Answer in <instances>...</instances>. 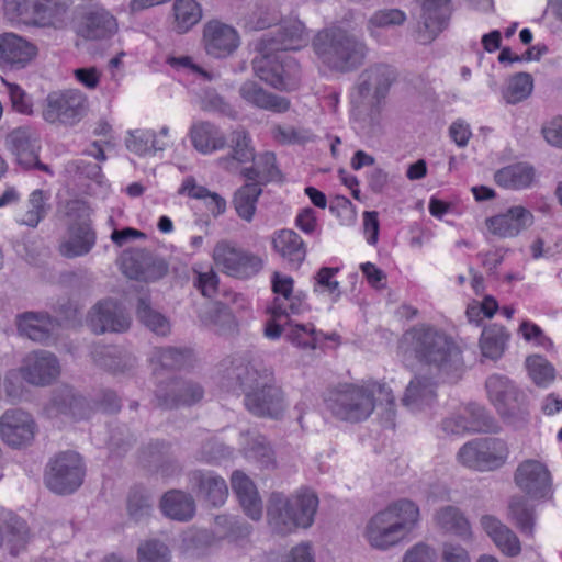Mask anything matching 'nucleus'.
Returning <instances> with one entry per match:
<instances>
[{
	"label": "nucleus",
	"mask_w": 562,
	"mask_h": 562,
	"mask_svg": "<svg viewBox=\"0 0 562 562\" xmlns=\"http://www.w3.org/2000/svg\"><path fill=\"white\" fill-rule=\"evenodd\" d=\"M532 90V76L528 72H517L508 79L502 94L508 104H517L528 99Z\"/></svg>",
	"instance_id": "obj_47"
},
{
	"label": "nucleus",
	"mask_w": 562,
	"mask_h": 562,
	"mask_svg": "<svg viewBox=\"0 0 562 562\" xmlns=\"http://www.w3.org/2000/svg\"><path fill=\"white\" fill-rule=\"evenodd\" d=\"M190 483L196 496L212 507L222 506L228 496L226 481L212 471L191 472Z\"/></svg>",
	"instance_id": "obj_24"
},
{
	"label": "nucleus",
	"mask_w": 562,
	"mask_h": 562,
	"mask_svg": "<svg viewBox=\"0 0 562 562\" xmlns=\"http://www.w3.org/2000/svg\"><path fill=\"white\" fill-rule=\"evenodd\" d=\"M9 20L33 26L54 25L68 10L66 0H4Z\"/></svg>",
	"instance_id": "obj_9"
},
{
	"label": "nucleus",
	"mask_w": 562,
	"mask_h": 562,
	"mask_svg": "<svg viewBox=\"0 0 562 562\" xmlns=\"http://www.w3.org/2000/svg\"><path fill=\"white\" fill-rule=\"evenodd\" d=\"M232 157H226L221 160L222 164L229 168L233 160L244 164L254 161L256 154L251 145L249 133L245 130H236L231 135Z\"/></svg>",
	"instance_id": "obj_48"
},
{
	"label": "nucleus",
	"mask_w": 562,
	"mask_h": 562,
	"mask_svg": "<svg viewBox=\"0 0 562 562\" xmlns=\"http://www.w3.org/2000/svg\"><path fill=\"white\" fill-rule=\"evenodd\" d=\"M0 434L9 446L22 447L34 439L35 423L29 413L10 409L0 418Z\"/></svg>",
	"instance_id": "obj_22"
},
{
	"label": "nucleus",
	"mask_w": 562,
	"mask_h": 562,
	"mask_svg": "<svg viewBox=\"0 0 562 562\" xmlns=\"http://www.w3.org/2000/svg\"><path fill=\"white\" fill-rule=\"evenodd\" d=\"M239 95L245 102L260 110L284 113L290 109L289 99L268 92L256 81H245L239 88Z\"/></svg>",
	"instance_id": "obj_30"
},
{
	"label": "nucleus",
	"mask_w": 562,
	"mask_h": 562,
	"mask_svg": "<svg viewBox=\"0 0 562 562\" xmlns=\"http://www.w3.org/2000/svg\"><path fill=\"white\" fill-rule=\"evenodd\" d=\"M190 138L193 147L202 154L223 149L226 145L221 130L207 121L194 123L190 128Z\"/></svg>",
	"instance_id": "obj_37"
},
{
	"label": "nucleus",
	"mask_w": 562,
	"mask_h": 562,
	"mask_svg": "<svg viewBox=\"0 0 562 562\" xmlns=\"http://www.w3.org/2000/svg\"><path fill=\"white\" fill-rule=\"evenodd\" d=\"M20 373L27 383L45 386L58 378L60 366L54 353L47 350H36L25 356Z\"/></svg>",
	"instance_id": "obj_20"
},
{
	"label": "nucleus",
	"mask_w": 562,
	"mask_h": 562,
	"mask_svg": "<svg viewBox=\"0 0 562 562\" xmlns=\"http://www.w3.org/2000/svg\"><path fill=\"white\" fill-rule=\"evenodd\" d=\"M213 259L218 268L231 277L248 279L262 268V260L252 254L220 241L213 250Z\"/></svg>",
	"instance_id": "obj_14"
},
{
	"label": "nucleus",
	"mask_w": 562,
	"mask_h": 562,
	"mask_svg": "<svg viewBox=\"0 0 562 562\" xmlns=\"http://www.w3.org/2000/svg\"><path fill=\"white\" fill-rule=\"evenodd\" d=\"M436 383L426 375H415L406 386L402 404L412 409L417 411L429 405L436 398Z\"/></svg>",
	"instance_id": "obj_35"
},
{
	"label": "nucleus",
	"mask_w": 562,
	"mask_h": 562,
	"mask_svg": "<svg viewBox=\"0 0 562 562\" xmlns=\"http://www.w3.org/2000/svg\"><path fill=\"white\" fill-rule=\"evenodd\" d=\"M87 110L88 99L81 91H54L45 99L42 116L49 124L74 126L83 119Z\"/></svg>",
	"instance_id": "obj_12"
},
{
	"label": "nucleus",
	"mask_w": 562,
	"mask_h": 562,
	"mask_svg": "<svg viewBox=\"0 0 562 562\" xmlns=\"http://www.w3.org/2000/svg\"><path fill=\"white\" fill-rule=\"evenodd\" d=\"M126 148L138 156H145L158 150H164L168 144L159 140L151 130L130 131L125 138Z\"/></svg>",
	"instance_id": "obj_45"
},
{
	"label": "nucleus",
	"mask_w": 562,
	"mask_h": 562,
	"mask_svg": "<svg viewBox=\"0 0 562 562\" xmlns=\"http://www.w3.org/2000/svg\"><path fill=\"white\" fill-rule=\"evenodd\" d=\"M137 562H169L168 547L156 539L145 540L137 548Z\"/></svg>",
	"instance_id": "obj_55"
},
{
	"label": "nucleus",
	"mask_w": 562,
	"mask_h": 562,
	"mask_svg": "<svg viewBox=\"0 0 562 562\" xmlns=\"http://www.w3.org/2000/svg\"><path fill=\"white\" fill-rule=\"evenodd\" d=\"M136 438L123 424L111 426L109 437V448L116 454L125 453L135 443Z\"/></svg>",
	"instance_id": "obj_56"
},
{
	"label": "nucleus",
	"mask_w": 562,
	"mask_h": 562,
	"mask_svg": "<svg viewBox=\"0 0 562 562\" xmlns=\"http://www.w3.org/2000/svg\"><path fill=\"white\" fill-rule=\"evenodd\" d=\"M190 359L191 352L188 349H178L175 347L156 348L151 356L153 362L169 370L184 368L190 362Z\"/></svg>",
	"instance_id": "obj_52"
},
{
	"label": "nucleus",
	"mask_w": 562,
	"mask_h": 562,
	"mask_svg": "<svg viewBox=\"0 0 562 562\" xmlns=\"http://www.w3.org/2000/svg\"><path fill=\"white\" fill-rule=\"evenodd\" d=\"M173 15L178 29L188 32L202 18V9L195 0H176Z\"/></svg>",
	"instance_id": "obj_50"
},
{
	"label": "nucleus",
	"mask_w": 562,
	"mask_h": 562,
	"mask_svg": "<svg viewBox=\"0 0 562 562\" xmlns=\"http://www.w3.org/2000/svg\"><path fill=\"white\" fill-rule=\"evenodd\" d=\"M83 24L93 35H114L119 31L116 18L102 7H94L85 12Z\"/></svg>",
	"instance_id": "obj_44"
},
{
	"label": "nucleus",
	"mask_w": 562,
	"mask_h": 562,
	"mask_svg": "<svg viewBox=\"0 0 562 562\" xmlns=\"http://www.w3.org/2000/svg\"><path fill=\"white\" fill-rule=\"evenodd\" d=\"M29 205L30 209L26 211L21 224L36 227L47 213L44 192L42 190L33 191L29 199Z\"/></svg>",
	"instance_id": "obj_59"
},
{
	"label": "nucleus",
	"mask_w": 562,
	"mask_h": 562,
	"mask_svg": "<svg viewBox=\"0 0 562 562\" xmlns=\"http://www.w3.org/2000/svg\"><path fill=\"white\" fill-rule=\"evenodd\" d=\"M286 338L294 345L304 349H315L317 344L316 331L312 324L290 325L286 330Z\"/></svg>",
	"instance_id": "obj_57"
},
{
	"label": "nucleus",
	"mask_w": 562,
	"mask_h": 562,
	"mask_svg": "<svg viewBox=\"0 0 562 562\" xmlns=\"http://www.w3.org/2000/svg\"><path fill=\"white\" fill-rule=\"evenodd\" d=\"M18 331L33 341L46 344L53 338L59 324L58 322L43 312H25L18 315Z\"/></svg>",
	"instance_id": "obj_26"
},
{
	"label": "nucleus",
	"mask_w": 562,
	"mask_h": 562,
	"mask_svg": "<svg viewBox=\"0 0 562 562\" xmlns=\"http://www.w3.org/2000/svg\"><path fill=\"white\" fill-rule=\"evenodd\" d=\"M485 390L490 402L504 422L508 424L528 422L527 395L509 378L493 373L486 378Z\"/></svg>",
	"instance_id": "obj_8"
},
{
	"label": "nucleus",
	"mask_w": 562,
	"mask_h": 562,
	"mask_svg": "<svg viewBox=\"0 0 562 562\" xmlns=\"http://www.w3.org/2000/svg\"><path fill=\"white\" fill-rule=\"evenodd\" d=\"M420 512L407 498L392 502L366 524L363 537L375 550L387 551L403 542L418 526Z\"/></svg>",
	"instance_id": "obj_2"
},
{
	"label": "nucleus",
	"mask_w": 562,
	"mask_h": 562,
	"mask_svg": "<svg viewBox=\"0 0 562 562\" xmlns=\"http://www.w3.org/2000/svg\"><path fill=\"white\" fill-rule=\"evenodd\" d=\"M94 362L112 373H125L131 371L136 359L131 353L116 347H105L94 352Z\"/></svg>",
	"instance_id": "obj_40"
},
{
	"label": "nucleus",
	"mask_w": 562,
	"mask_h": 562,
	"mask_svg": "<svg viewBox=\"0 0 562 562\" xmlns=\"http://www.w3.org/2000/svg\"><path fill=\"white\" fill-rule=\"evenodd\" d=\"M273 248L280 256L297 268L304 261L306 249L300 235L292 229L279 232L272 239Z\"/></svg>",
	"instance_id": "obj_38"
},
{
	"label": "nucleus",
	"mask_w": 562,
	"mask_h": 562,
	"mask_svg": "<svg viewBox=\"0 0 562 562\" xmlns=\"http://www.w3.org/2000/svg\"><path fill=\"white\" fill-rule=\"evenodd\" d=\"M402 562H437V551L430 544L419 541L405 551Z\"/></svg>",
	"instance_id": "obj_63"
},
{
	"label": "nucleus",
	"mask_w": 562,
	"mask_h": 562,
	"mask_svg": "<svg viewBox=\"0 0 562 562\" xmlns=\"http://www.w3.org/2000/svg\"><path fill=\"white\" fill-rule=\"evenodd\" d=\"M68 233V238L59 247L60 254L66 258L85 256L95 244V233L86 220L71 224Z\"/></svg>",
	"instance_id": "obj_31"
},
{
	"label": "nucleus",
	"mask_w": 562,
	"mask_h": 562,
	"mask_svg": "<svg viewBox=\"0 0 562 562\" xmlns=\"http://www.w3.org/2000/svg\"><path fill=\"white\" fill-rule=\"evenodd\" d=\"M83 476L85 469L80 456L74 451H65L58 453L47 464L45 482L50 491L64 495L79 488Z\"/></svg>",
	"instance_id": "obj_13"
},
{
	"label": "nucleus",
	"mask_w": 562,
	"mask_h": 562,
	"mask_svg": "<svg viewBox=\"0 0 562 562\" xmlns=\"http://www.w3.org/2000/svg\"><path fill=\"white\" fill-rule=\"evenodd\" d=\"M304 37H261L255 44L260 56L252 60L254 69L260 80L278 90L290 88V74L288 68L291 60L285 59L281 53L295 50L296 41Z\"/></svg>",
	"instance_id": "obj_5"
},
{
	"label": "nucleus",
	"mask_w": 562,
	"mask_h": 562,
	"mask_svg": "<svg viewBox=\"0 0 562 562\" xmlns=\"http://www.w3.org/2000/svg\"><path fill=\"white\" fill-rule=\"evenodd\" d=\"M254 162L257 164L265 182H270L281 179V172L277 167L276 155L272 151H265L260 154Z\"/></svg>",
	"instance_id": "obj_64"
},
{
	"label": "nucleus",
	"mask_w": 562,
	"mask_h": 562,
	"mask_svg": "<svg viewBox=\"0 0 562 562\" xmlns=\"http://www.w3.org/2000/svg\"><path fill=\"white\" fill-rule=\"evenodd\" d=\"M508 457V445L498 437H479L459 449V460L477 471L497 470L506 463Z\"/></svg>",
	"instance_id": "obj_11"
},
{
	"label": "nucleus",
	"mask_w": 562,
	"mask_h": 562,
	"mask_svg": "<svg viewBox=\"0 0 562 562\" xmlns=\"http://www.w3.org/2000/svg\"><path fill=\"white\" fill-rule=\"evenodd\" d=\"M2 83L7 87L12 108L24 115L33 114L32 98L18 83L9 82L1 78Z\"/></svg>",
	"instance_id": "obj_60"
},
{
	"label": "nucleus",
	"mask_w": 562,
	"mask_h": 562,
	"mask_svg": "<svg viewBox=\"0 0 562 562\" xmlns=\"http://www.w3.org/2000/svg\"><path fill=\"white\" fill-rule=\"evenodd\" d=\"M532 223V213L521 205L512 206L505 212L485 220V226L488 233L501 238L515 237Z\"/></svg>",
	"instance_id": "obj_23"
},
{
	"label": "nucleus",
	"mask_w": 562,
	"mask_h": 562,
	"mask_svg": "<svg viewBox=\"0 0 562 562\" xmlns=\"http://www.w3.org/2000/svg\"><path fill=\"white\" fill-rule=\"evenodd\" d=\"M508 516L519 531L531 537L535 530V507L525 495L513 496L508 504Z\"/></svg>",
	"instance_id": "obj_42"
},
{
	"label": "nucleus",
	"mask_w": 562,
	"mask_h": 562,
	"mask_svg": "<svg viewBox=\"0 0 562 562\" xmlns=\"http://www.w3.org/2000/svg\"><path fill=\"white\" fill-rule=\"evenodd\" d=\"M312 47L326 67L340 74L357 70L369 52L361 37H313Z\"/></svg>",
	"instance_id": "obj_6"
},
{
	"label": "nucleus",
	"mask_w": 562,
	"mask_h": 562,
	"mask_svg": "<svg viewBox=\"0 0 562 562\" xmlns=\"http://www.w3.org/2000/svg\"><path fill=\"white\" fill-rule=\"evenodd\" d=\"M245 406L255 416L279 418L285 408L282 390L273 383V376L262 381L259 386L247 391Z\"/></svg>",
	"instance_id": "obj_16"
},
{
	"label": "nucleus",
	"mask_w": 562,
	"mask_h": 562,
	"mask_svg": "<svg viewBox=\"0 0 562 562\" xmlns=\"http://www.w3.org/2000/svg\"><path fill=\"white\" fill-rule=\"evenodd\" d=\"M395 78L394 69L385 64L371 65L358 77L351 94V115L369 133L380 128L381 104Z\"/></svg>",
	"instance_id": "obj_3"
},
{
	"label": "nucleus",
	"mask_w": 562,
	"mask_h": 562,
	"mask_svg": "<svg viewBox=\"0 0 562 562\" xmlns=\"http://www.w3.org/2000/svg\"><path fill=\"white\" fill-rule=\"evenodd\" d=\"M137 317L145 327L157 336L165 337L171 331L169 319L159 311L153 308L147 297L138 299Z\"/></svg>",
	"instance_id": "obj_46"
},
{
	"label": "nucleus",
	"mask_w": 562,
	"mask_h": 562,
	"mask_svg": "<svg viewBox=\"0 0 562 562\" xmlns=\"http://www.w3.org/2000/svg\"><path fill=\"white\" fill-rule=\"evenodd\" d=\"M231 484L244 513L252 520L262 517L263 506L254 482L241 471H234Z\"/></svg>",
	"instance_id": "obj_29"
},
{
	"label": "nucleus",
	"mask_w": 562,
	"mask_h": 562,
	"mask_svg": "<svg viewBox=\"0 0 562 562\" xmlns=\"http://www.w3.org/2000/svg\"><path fill=\"white\" fill-rule=\"evenodd\" d=\"M87 322L95 334L121 333L130 327V317L113 300H103L93 305L88 313Z\"/></svg>",
	"instance_id": "obj_21"
},
{
	"label": "nucleus",
	"mask_w": 562,
	"mask_h": 562,
	"mask_svg": "<svg viewBox=\"0 0 562 562\" xmlns=\"http://www.w3.org/2000/svg\"><path fill=\"white\" fill-rule=\"evenodd\" d=\"M153 499L149 494L140 490H133L127 498V513L135 521H140L150 516Z\"/></svg>",
	"instance_id": "obj_53"
},
{
	"label": "nucleus",
	"mask_w": 562,
	"mask_h": 562,
	"mask_svg": "<svg viewBox=\"0 0 562 562\" xmlns=\"http://www.w3.org/2000/svg\"><path fill=\"white\" fill-rule=\"evenodd\" d=\"M412 350L418 362L446 373L452 366L453 338L430 325H417L409 331Z\"/></svg>",
	"instance_id": "obj_7"
},
{
	"label": "nucleus",
	"mask_w": 562,
	"mask_h": 562,
	"mask_svg": "<svg viewBox=\"0 0 562 562\" xmlns=\"http://www.w3.org/2000/svg\"><path fill=\"white\" fill-rule=\"evenodd\" d=\"M262 193L259 182H249L241 186L233 196V206L237 215L250 223L257 210V202Z\"/></svg>",
	"instance_id": "obj_43"
},
{
	"label": "nucleus",
	"mask_w": 562,
	"mask_h": 562,
	"mask_svg": "<svg viewBox=\"0 0 562 562\" xmlns=\"http://www.w3.org/2000/svg\"><path fill=\"white\" fill-rule=\"evenodd\" d=\"M448 2L449 0H422V23L419 32H427L431 35L441 33L448 25Z\"/></svg>",
	"instance_id": "obj_39"
},
{
	"label": "nucleus",
	"mask_w": 562,
	"mask_h": 562,
	"mask_svg": "<svg viewBox=\"0 0 562 562\" xmlns=\"http://www.w3.org/2000/svg\"><path fill=\"white\" fill-rule=\"evenodd\" d=\"M319 499L310 488H300L291 496L273 492L268 501V524L273 532L286 536L295 530L308 529L315 521Z\"/></svg>",
	"instance_id": "obj_4"
},
{
	"label": "nucleus",
	"mask_w": 562,
	"mask_h": 562,
	"mask_svg": "<svg viewBox=\"0 0 562 562\" xmlns=\"http://www.w3.org/2000/svg\"><path fill=\"white\" fill-rule=\"evenodd\" d=\"M481 525L503 554L514 558L521 552L519 538L499 519L485 515L481 518Z\"/></svg>",
	"instance_id": "obj_33"
},
{
	"label": "nucleus",
	"mask_w": 562,
	"mask_h": 562,
	"mask_svg": "<svg viewBox=\"0 0 562 562\" xmlns=\"http://www.w3.org/2000/svg\"><path fill=\"white\" fill-rule=\"evenodd\" d=\"M245 457L262 468H274L276 459L269 441L263 436L252 437L245 447Z\"/></svg>",
	"instance_id": "obj_51"
},
{
	"label": "nucleus",
	"mask_w": 562,
	"mask_h": 562,
	"mask_svg": "<svg viewBox=\"0 0 562 562\" xmlns=\"http://www.w3.org/2000/svg\"><path fill=\"white\" fill-rule=\"evenodd\" d=\"M46 412L50 417L69 415L76 419H82L90 415V407L86 398L76 394L72 387L63 385L53 392Z\"/></svg>",
	"instance_id": "obj_25"
},
{
	"label": "nucleus",
	"mask_w": 562,
	"mask_h": 562,
	"mask_svg": "<svg viewBox=\"0 0 562 562\" xmlns=\"http://www.w3.org/2000/svg\"><path fill=\"white\" fill-rule=\"evenodd\" d=\"M159 506L165 516L177 521H188L195 514L193 497L179 490L166 492L160 499Z\"/></svg>",
	"instance_id": "obj_36"
},
{
	"label": "nucleus",
	"mask_w": 562,
	"mask_h": 562,
	"mask_svg": "<svg viewBox=\"0 0 562 562\" xmlns=\"http://www.w3.org/2000/svg\"><path fill=\"white\" fill-rule=\"evenodd\" d=\"M437 530L442 535H452L457 530V507L447 505L439 508L434 517Z\"/></svg>",
	"instance_id": "obj_62"
},
{
	"label": "nucleus",
	"mask_w": 562,
	"mask_h": 562,
	"mask_svg": "<svg viewBox=\"0 0 562 562\" xmlns=\"http://www.w3.org/2000/svg\"><path fill=\"white\" fill-rule=\"evenodd\" d=\"M223 372L227 386H238L245 394L273 375L270 368L265 367L260 361L249 360L245 356L233 357Z\"/></svg>",
	"instance_id": "obj_17"
},
{
	"label": "nucleus",
	"mask_w": 562,
	"mask_h": 562,
	"mask_svg": "<svg viewBox=\"0 0 562 562\" xmlns=\"http://www.w3.org/2000/svg\"><path fill=\"white\" fill-rule=\"evenodd\" d=\"M38 48L26 37H0V63L12 69L24 68L37 55Z\"/></svg>",
	"instance_id": "obj_27"
},
{
	"label": "nucleus",
	"mask_w": 562,
	"mask_h": 562,
	"mask_svg": "<svg viewBox=\"0 0 562 562\" xmlns=\"http://www.w3.org/2000/svg\"><path fill=\"white\" fill-rule=\"evenodd\" d=\"M239 37H204V48L207 55L225 58L239 47Z\"/></svg>",
	"instance_id": "obj_58"
},
{
	"label": "nucleus",
	"mask_w": 562,
	"mask_h": 562,
	"mask_svg": "<svg viewBox=\"0 0 562 562\" xmlns=\"http://www.w3.org/2000/svg\"><path fill=\"white\" fill-rule=\"evenodd\" d=\"M204 396L203 387L194 381L175 379L158 385L155 392L157 406L165 409L191 406Z\"/></svg>",
	"instance_id": "obj_19"
},
{
	"label": "nucleus",
	"mask_w": 562,
	"mask_h": 562,
	"mask_svg": "<svg viewBox=\"0 0 562 562\" xmlns=\"http://www.w3.org/2000/svg\"><path fill=\"white\" fill-rule=\"evenodd\" d=\"M527 366L529 376L538 386L547 387L555 378L554 367L544 358H528Z\"/></svg>",
	"instance_id": "obj_54"
},
{
	"label": "nucleus",
	"mask_w": 562,
	"mask_h": 562,
	"mask_svg": "<svg viewBox=\"0 0 562 562\" xmlns=\"http://www.w3.org/2000/svg\"><path fill=\"white\" fill-rule=\"evenodd\" d=\"M494 181L503 189L525 190L530 188L536 181V169L526 161L514 162L496 170Z\"/></svg>",
	"instance_id": "obj_32"
},
{
	"label": "nucleus",
	"mask_w": 562,
	"mask_h": 562,
	"mask_svg": "<svg viewBox=\"0 0 562 562\" xmlns=\"http://www.w3.org/2000/svg\"><path fill=\"white\" fill-rule=\"evenodd\" d=\"M406 20V15L403 11L398 9H386L376 11L369 19V30L372 31L373 27H387L392 25H401Z\"/></svg>",
	"instance_id": "obj_61"
},
{
	"label": "nucleus",
	"mask_w": 562,
	"mask_h": 562,
	"mask_svg": "<svg viewBox=\"0 0 562 562\" xmlns=\"http://www.w3.org/2000/svg\"><path fill=\"white\" fill-rule=\"evenodd\" d=\"M509 339L510 333L505 326L497 323L485 325L479 339L482 357L493 361L499 360L508 348Z\"/></svg>",
	"instance_id": "obj_34"
},
{
	"label": "nucleus",
	"mask_w": 562,
	"mask_h": 562,
	"mask_svg": "<svg viewBox=\"0 0 562 562\" xmlns=\"http://www.w3.org/2000/svg\"><path fill=\"white\" fill-rule=\"evenodd\" d=\"M168 268L165 259L146 249L125 250L121 256V270L130 279L156 281L168 273Z\"/></svg>",
	"instance_id": "obj_15"
},
{
	"label": "nucleus",
	"mask_w": 562,
	"mask_h": 562,
	"mask_svg": "<svg viewBox=\"0 0 562 562\" xmlns=\"http://www.w3.org/2000/svg\"><path fill=\"white\" fill-rule=\"evenodd\" d=\"M515 485L529 499L552 503L554 499L553 475L548 465L538 459H525L514 472Z\"/></svg>",
	"instance_id": "obj_10"
},
{
	"label": "nucleus",
	"mask_w": 562,
	"mask_h": 562,
	"mask_svg": "<svg viewBox=\"0 0 562 562\" xmlns=\"http://www.w3.org/2000/svg\"><path fill=\"white\" fill-rule=\"evenodd\" d=\"M327 409L339 420L359 423L380 409L384 423L394 427L395 397L386 383H345L331 390L325 400Z\"/></svg>",
	"instance_id": "obj_1"
},
{
	"label": "nucleus",
	"mask_w": 562,
	"mask_h": 562,
	"mask_svg": "<svg viewBox=\"0 0 562 562\" xmlns=\"http://www.w3.org/2000/svg\"><path fill=\"white\" fill-rule=\"evenodd\" d=\"M460 427H463L464 429L472 432L482 434H498L502 430V426L497 419L482 406H474L471 409V419L469 426L463 425L462 419L459 416V428Z\"/></svg>",
	"instance_id": "obj_49"
},
{
	"label": "nucleus",
	"mask_w": 562,
	"mask_h": 562,
	"mask_svg": "<svg viewBox=\"0 0 562 562\" xmlns=\"http://www.w3.org/2000/svg\"><path fill=\"white\" fill-rule=\"evenodd\" d=\"M29 541L26 522L10 510L0 513V547L5 543L12 555L25 549Z\"/></svg>",
	"instance_id": "obj_28"
},
{
	"label": "nucleus",
	"mask_w": 562,
	"mask_h": 562,
	"mask_svg": "<svg viewBox=\"0 0 562 562\" xmlns=\"http://www.w3.org/2000/svg\"><path fill=\"white\" fill-rule=\"evenodd\" d=\"M200 321L209 327L218 331L231 330L235 327L234 310L223 302H210L199 313Z\"/></svg>",
	"instance_id": "obj_41"
},
{
	"label": "nucleus",
	"mask_w": 562,
	"mask_h": 562,
	"mask_svg": "<svg viewBox=\"0 0 562 562\" xmlns=\"http://www.w3.org/2000/svg\"><path fill=\"white\" fill-rule=\"evenodd\" d=\"M7 146L22 168H36L47 173L52 172L50 168L38 159L41 143L38 134L33 128L29 126L14 128L7 136Z\"/></svg>",
	"instance_id": "obj_18"
}]
</instances>
